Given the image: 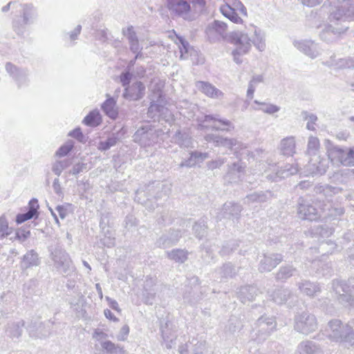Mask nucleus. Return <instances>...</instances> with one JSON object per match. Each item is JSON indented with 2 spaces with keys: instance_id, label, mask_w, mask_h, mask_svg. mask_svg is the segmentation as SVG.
<instances>
[{
  "instance_id": "nucleus-42",
  "label": "nucleus",
  "mask_w": 354,
  "mask_h": 354,
  "mask_svg": "<svg viewBox=\"0 0 354 354\" xmlns=\"http://www.w3.org/2000/svg\"><path fill=\"white\" fill-rule=\"evenodd\" d=\"M237 272L236 267L231 262L224 263L216 270V274L219 275L221 279L232 278L236 276Z\"/></svg>"
},
{
  "instance_id": "nucleus-34",
  "label": "nucleus",
  "mask_w": 354,
  "mask_h": 354,
  "mask_svg": "<svg viewBox=\"0 0 354 354\" xmlns=\"http://www.w3.org/2000/svg\"><path fill=\"white\" fill-rule=\"evenodd\" d=\"M299 271L292 265L287 264L282 266L279 268L278 272L276 273V280L284 282L291 277L297 275Z\"/></svg>"
},
{
  "instance_id": "nucleus-40",
  "label": "nucleus",
  "mask_w": 354,
  "mask_h": 354,
  "mask_svg": "<svg viewBox=\"0 0 354 354\" xmlns=\"http://www.w3.org/2000/svg\"><path fill=\"white\" fill-rule=\"evenodd\" d=\"M24 325L25 322L24 320L8 323L6 332L12 338H19L22 334Z\"/></svg>"
},
{
  "instance_id": "nucleus-55",
  "label": "nucleus",
  "mask_w": 354,
  "mask_h": 354,
  "mask_svg": "<svg viewBox=\"0 0 354 354\" xmlns=\"http://www.w3.org/2000/svg\"><path fill=\"white\" fill-rule=\"evenodd\" d=\"M301 115L304 120H307L308 122L306 128L310 131H315V124L317 120V117L313 113H309L308 111H304L301 112Z\"/></svg>"
},
{
  "instance_id": "nucleus-3",
  "label": "nucleus",
  "mask_w": 354,
  "mask_h": 354,
  "mask_svg": "<svg viewBox=\"0 0 354 354\" xmlns=\"http://www.w3.org/2000/svg\"><path fill=\"white\" fill-rule=\"evenodd\" d=\"M326 337L333 342L344 346L354 345V330L348 324H343L337 319L328 322L325 329Z\"/></svg>"
},
{
  "instance_id": "nucleus-39",
  "label": "nucleus",
  "mask_w": 354,
  "mask_h": 354,
  "mask_svg": "<svg viewBox=\"0 0 354 354\" xmlns=\"http://www.w3.org/2000/svg\"><path fill=\"white\" fill-rule=\"evenodd\" d=\"M323 214V218L341 216L344 213L342 207H333L331 202L324 203L320 206Z\"/></svg>"
},
{
  "instance_id": "nucleus-13",
  "label": "nucleus",
  "mask_w": 354,
  "mask_h": 354,
  "mask_svg": "<svg viewBox=\"0 0 354 354\" xmlns=\"http://www.w3.org/2000/svg\"><path fill=\"white\" fill-rule=\"evenodd\" d=\"M202 287L199 285V279L196 276L188 278L185 285L183 299L190 304H195L201 299L203 296Z\"/></svg>"
},
{
  "instance_id": "nucleus-24",
  "label": "nucleus",
  "mask_w": 354,
  "mask_h": 354,
  "mask_svg": "<svg viewBox=\"0 0 354 354\" xmlns=\"http://www.w3.org/2000/svg\"><path fill=\"white\" fill-rule=\"evenodd\" d=\"M182 236L180 230H170L167 233L162 234L156 242L157 247L167 248L176 245Z\"/></svg>"
},
{
  "instance_id": "nucleus-2",
  "label": "nucleus",
  "mask_w": 354,
  "mask_h": 354,
  "mask_svg": "<svg viewBox=\"0 0 354 354\" xmlns=\"http://www.w3.org/2000/svg\"><path fill=\"white\" fill-rule=\"evenodd\" d=\"M205 6V0H167L171 13L188 21H194L196 14L202 12Z\"/></svg>"
},
{
  "instance_id": "nucleus-36",
  "label": "nucleus",
  "mask_w": 354,
  "mask_h": 354,
  "mask_svg": "<svg viewBox=\"0 0 354 354\" xmlns=\"http://www.w3.org/2000/svg\"><path fill=\"white\" fill-rule=\"evenodd\" d=\"M292 295V293L288 288H280L275 289L270 297L274 302L281 305L285 304Z\"/></svg>"
},
{
  "instance_id": "nucleus-22",
  "label": "nucleus",
  "mask_w": 354,
  "mask_h": 354,
  "mask_svg": "<svg viewBox=\"0 0 354 354\" xmlns=\"http://www.w3.org/2000/svg\"><path fill=\"white\" fill-rule=\"evenodd\" d=\"M283 261L281 254H264L259 261V270L261 272H270L276 268Z\"/></svg>"
},
{
  "instance_id": "nucleus-28",
  "label": "nucleus",
  "mask_w": 354,
  "mask_h": 354,
  "mask_svg": "<svg viewBox=\"0 0 354 354\" xmlns=\"http://www.w3.org/2000/svg\"><path fill=\"white\" fill-rule=\"evenodd\" d=\"M297 352L298 354H319L322 353V348L313 341L306 339L298 344Z\"/></svg>"
},
{
  "instance_id": "nucleus-27",
  "label": "nucleus",
  "mask_w": 354,
  "mask_h": 354,
  "mask_svg": "<svg viewBox=\"0 0 354 354\" xmlns=\"http://www.w3.org/2000/svg\"><path fill=\"white\" fill-rule=\"evenodd\" d=\"M40 264V259L38 253L34 250H28L22 257L20 262L21 270L38 266Z\"/></svg>"
},
{
  "instance_id": "nucleus-33",
  "label": "nucleus",
  "mask_w": 354,
  "mask_h": 354,
  "mask_svg": "<svg viewBox=\"0 0 354 354\" xmlns=\"http://www.w3.org/2000/svg\"><path fill=\"white\" fill-rule=\"evenodd\" d=\"M209 158L207 153H203L198 151H194L190 153V156L187 160L183 161L180 164V167H192L195 166L196 164L203 162L205 160Z\"/></svg>"
},
{
  "instance_id": "nucleus-8",
  "label": "nucleus",
  "mask_w": 354,
  "mask_h": 354,
  "mask_svg": "<svg viewBox=\"0 0 354 354\" xmlns=\"http://www.w3.org/2000/svg\"><path fill=\"white\" fill-rule=\"evenodd\" d=\"M198 129L201 131H227L234 129V124L228 120L219 117L218 115H205L198 118Z\"/></svg>"
},
{
  "instance_id": "nucleus-21",
  "label": "nucleus",
  "mask_w": 354,
  "mask_h": 354,
  "mask_svg": "<svg viewBox=\"0 0 354 354\" xmlns=\"http://www.w3.org/2000/svg\"><path fill=\"white\" fill-rule=\"evenodd\" d=\"M294 46L311 59H315L321 54L319 45L312 40L295 41Z\"/></svg>"
},
{
  "instance_id": "nucleus-63",
  "label": "nucleus",
  "mask_w": 354,
  "mask_h": 354,
  "mask_svg": "<svg viewBox=\"0 0 354 354\" xmlns=\"http://www.w3.org/2000/svg\"><path fill=\"white\" fill-rule=\"evenodd\" d=\"M111 214L109 212H103L100 214V227L101 229L104 230L106 227L110 225V219Z\"/></svg>"
},
{
  "instance_id": "nucleus-47",
  "label": "nucleus",
  "mask_w": 354,
  "mask_h": 354,
  "mask_svg": "<svg viewBox=\"0 0 354 354\" xmlns=\"http://www.w3.org/2000/svg\"><path fill=\"white\" fill-rule=\"evenodd\" d=\"M313 267L316 272L323 276L331 275L333 270L330 263H325L322 260H313Z\"/></svg>"
},
{
  "instance_id": "nucleus-18",
  "label": "nucleus",
  "mask_w": 354,
  "mask_h": 354,
  "mask_svg": "<svg viewBox=\"0 0 354 354\" xmlns=\"http://www.w3.org/2000/svg\"><path fill=\"white\" fill-rule=\"evenodd\" d=\"M145 85L140 81H136L124 89L122 97L129 101H138L145 95Z\"/></svg>"
},
{
  "instance_id": "nucleus-59",
  "label": "nucleus",
  "mask_w": 354,
  "mask_h": 354,
  "mask_svg": "<svg viewBox=\"0 0 354 354\" xmlns=\"http://www.w3.org/2000/svg\"><path fill=\"white\" fill-rule=\"evenodd\" d=\"M132 77L133 75L131 73V71H129L128 69H126L120 75V82L122 84V86L124 87V88L130 85Z\"/></svg>"
},
{
  "instance_id": "nucleus-11",
  "label": "nucleus",
  "mask_w": 354,
  "mask_h": 354,
  "mask_svg": "<svg viewBox=\"0 0 354 354\" xmlns=\"http://www.w3.org/2000/svg\"><path fill=\"white\" fill-rule=\"evenodd\" d=\"M230 39L231 42L236 46L232 51L234 61L240 64L242 63V59L239 57L248 53L251 48L248 34L244 32H235L230 36Z\"/></svg>"
},
{
  "instance_id": "nucleus-57",
  "label": "nucleus",
  "mask_w": 354,
  "mask_h": 354,
  "mask_svg": "<svg viewBox=\"0 0 354 354\" xmlns=\"http://www.w3.org/2000/svg\"><path fill=\"white\" fill-rule=\"evenodd\" d=\"M343 165L354 166V147L347 149L345 148Z\"/></svg>"
},
{
  "instance_id": "nucleus-19",
  "label": "nucleus",
  "mask_w": 354,
  "mask_h": 354,
  "mask_svg": "<svg viewBox=\"0 0 354 354\" xmlns=\"http://www.w3.org/2000/svg\"><path fill=\"white\" fill-rule=\"evenodd\" d=\"M6 70L14 79L19 88L28 85V72L26 69L17 68L12 64L8 62L6 65Z\"/></svg>"
},
{
  "instance_id": "nucleus-31",
  "label": "nucleus",
  "mask_w": 354,
  "mask_h": 354,
  "mask_svg": "<svg viewBox=\"0 0 354 354\" xmlns=\"http://www.w3.org/2000/svg\"><path fill=\"white\" fill-rule=\"evenodd\" d=\"M274 194L270 190L254 192L246 196L245 203H264L270 200Z\"/></svg>"
},
{
  "instance_id": "nucleus-61",
  "label": "nucleus",
  "mask_w": 354,
  "mask_h": 354,
  "mask_svg": "<svg viewBox=\"0 0 354 354\" xmlns=\"http://www.w3.org/2000/svg\"><path fill=\"white\" fill-rule=\"evenodd\" d=\"M299 171L297 165H286L284 168L279 171L281 177H286L290 175H294Z\"/></svg>"
},
{
  "instance_id": "nucleus-54",
  "label": "nucleus",
  "mask_w": 354,
  "mask_h": 354,
  "mask_svg": "<svg viewBox=\"0 0 354 354\" xmlns=\"http://www.w3.org/2000/svg\"><path fill=\"white\" fill-rule=\"evenodd\" d=\"M254 102L257 104L261 105V107L259 109L262 111L263 112L268 114H273L274 113L278 112L280 110V107L272 104H266L265 102H260L258 100H254ZM255 109H257L255 108Z\"/></svg>"
},
{
  "instance_id": "nucleus-48",
  "label": "nucleus",
  "mask_w": 354,
  "mask_h": 354,
  "mask_svg": "<svg viewBox=\"0 0 354 354\" xmlns=\"http://www.w3.org/2000/svg\"><path fill=\"white\" fill-rule=\"evenodd\" d=\"M153 285L152 279L146 280L144 286L143 298L145 303L147 305H152L155 300L156 292L153 290L148 289V287Z\"/></svg>"
},
{
  "instance_id": "nucleus-52",
  "label": "nucleus",
  "mask_w": 354,
  "mask_h": 354,
  "mask_svg": "<svg viewBox=\"0 0 354 354\" xmlns=\"http://www.w3.org/2000/svg\"><path fill=\"white\" fill-rule=\"evenodd\" d=\"M72 164V161L70 159H65L55 162L52 167L53 171L57 176H59L64 169L68 167Z\"/></svg>"
},
{
  "instance_id": "nucleus-17",
  "label": "nucleus",
  "mask_w": 354,
  "mask_h": 354,
  "mask_svg": "<svg viewBox=\"0 0 354 354\" xmlns=\"http://www.w3.org/2000/svg\"><path fill=\"white\" fill-rule=\"evenodd\" d=\"M226 30L227 25L225 23L214 20L207 25L205 32L208 41L214 43L224 37Z\"/></svg>"
},
{
  "instance_id": "nucleus-15",
  "label": "nucleus",
  "mask_w": 354,
  "mask_h": 354,
  "mask_svg": "<svg viewBox=\"0 0 354 354\" xmlns=\"http://www.w3.org/2000/svg\"><path fill=\"white\" fill-rule=\"evenodd\" d=\"M53 323L50 320L44 322L39 319L32 320L27 326L30 337L33 338H44L48 337L52 330Z\"/></svg>"
},
{
  "instance_id": "nucleus-53",
  "label": "nucleus",
  "mask_w": 354,
  "mask_h": 354,
  "mask_svg": "<svg viewBox=\"0 0 354 354\" xmlns=\"http://www.w3.org/2000/svg\"><path fill=\"white\" fill-rule=\"evenodd\" d=\"M118 141V138L115 136L109 137L106 140L100 141L98 145V149L102 151L109 150L111 147L115 146Z\"/></svg>"
},
{
  "instance_id": "nucleus-16",
  "label": "nucleus",
  "mask_w": 354,
  "mask_h": 354,
  "mask_svg": "<svg viewBox=\"0 0 354 354\" xmlns=\"http://www.w3.org/2000/svg\"><path fill=\"white\" fill-rule=\"evenodd\" d=\"M245 164L241 160H238L227 165V170L224 176L225 183L233 184L241 181L245 172Z\"/></svg>"
},
{
  "instance_id": "nucleus-4",
  "label": "nucleus",
  "mask_w": 354,
  "mask_h": 354,
  "mask_svg": "<svg viewBox=\"0 0 354 354\" xmlns=\"http://www.w3.org/2000/svg\"><path fill=\"white\" fill-rule=\"evenodd\" d=\"M48 250L55 269L64 277L73 275L76 268L68 253L59 245Z\"/></svg>"
},
{
  "instance_id": "nucleus-56",
  "label": "nucleus",
  "mask_w": 354,
  "mask_h": 354,
  "mask_svg": "<svg viewBox=\"0 0 354 354\" xmlns=\"http://www.w3.org/2000/svg\"><path fill=\"white\" fill-rule=\"evenodd\" d=\"M243 145L241 144L236 139L234 138H225L223 147H227L235 151V153H238V150L243 149Z\"/></svg>"
},
{
  "instance_id": "nucleus-51",
  "label": "nucleus",
  "mask_w": 354,
  "mask_h": 354,
  "mask_svg": "<svg viewBox=\"0 0 354 354\" xmlns=\"http://www.w3.org/2000/svg\"><path fill=\"white\" fill-rule=\"evenodd\" d=\"M239 246V243L236 240L230 241L225 243L221 250L219 251V254L222 257H227L230 255L234 250L237 249Z\"/></svg>"
},
{
  "instance_id": "nucleus-25",
  "label": "nucleus",
  "mask_w": 354,
  "mask_h": 354,
  "mask_svg": "<svg viewBox=\"0 0 354 354\" xmlns=\"http://www.w3.org/2000/svg\"><path fill=\"white\" fill-rule=\"evenodd\" d=\"M327 168V160L321 158L319 155L310 158L307 165V170L313 176L325 174Z\"/></svg>"
},
{
  "instance_id": "nucleus-5",
  "label": "nucleus",
  "mask_w": 354,
  "mask_h": 354,
  "mask_svg": "<svg viewBox=\"0 0 354 354\" xmlns=\"http://www.w3.org/2000/svg\"><path fill=\"white\" fill-rule=\"evenodd\" d=\"M293 321L294 330L304 335H308L318 328V322L316 316L308 310L297 312Z\"/></svg>"
},
{
  "instance_id": "nucleus-1",
  "label": "nucleus",
  "mask_w": 354,
  "mask_h": 354,
  "mask_svg": "<svg viewBox=\"0 0 354 354\" xmlns=\"http://www.w3.org/2000/svg\"><path fill=\"white\" fill-rule=\"evenodd\" d=\"M330 6H334L335 10L330 12L329 19L331 24L328 26L321 34V39L326 41H332L333 36L344 32L348 28V26L342 24L346 21L354 20V5L351 0H327Z\"/></svg>"
},
{
  "instance_id": "nucleus-29",
  "label": "nucleus",
  "mask_w": 354,
  "mask_h": 354,
  "mask_svg": "<svg viewBox=\"0 0 354 354\" xmlns=\"http://www.w3.org/2000/svg\"><path fill=\"white\" fill-rule=\"evenodd\" d=\"M300 292L308 297H313L321 292L319 283L309 280H301L297 283Z\"/></svg>"
},
{
  "instance_id": "nucleus-35",
  "label": "nucleus",
  "mask_w": 354,
  "mask_h": 354,
  "mask_svg": "<svg viewBox=\"0 0 354 354\" xmlns=\"http://www.w3.org/2000/svg\"><path fill=\"white\" fill-rule=\"evenodd\" d=\"M101 109L104 114L112 120H115L118 115L116 106V101L113 97H108L101 105Z\"/></svg>"
},
{
  "instance_id": "nucleus-37",
  "label": "nucleus",
  "mask_w": 354,
  "mask_h": 354,
  "mask_svg": "<svg viewBox=\"0 0 354 354\" xmlns=\"http://www.w3.org/2000/svg\"><path fill=\"white\" fill-rule=\"evenodd\" d=\"M196 87L199 91L211 97L218 98L223 95V93L214 86L212 84L206 82H198Z\"/></svg>"
},
{
  "instance_id": "nucleus-7",
  "label": "nucleus",
  "mask_w": 354,
  "mask_h": 354,
  "mask_svg": "<svg viewBox=\"0 0 354 354\" xmlns=\"http://www.w3.org/2000/svg\"><path fill=\"white\" fill-rule=\"evenodd\" d=\"M277 322L274 317L261 316L252 326V337L261 342L266 339L270 334L276 330Z\"/></svg>"
},
{
  "instance_id": "nucleus-14",
  "label": "nucleus",
  "mask_w": 354,
  "mask_h": 354,
  "mask_svg": "<svg viewBox=\"0 0 354 354\" xmlns=\"http://www.w3.org/2000/svg\"><path fill=\"white\" fill-rule=\"evenodd\" d=\"M22 20L18 19L13 21L14 31L18 35H24L26 26L32 22L33 18L36 16V12L31 4H23L22 6Z\"/></svg>"
},
{
  "instance_id": "nucleus-30",
  "label": "nucleus",
  "mask_w": 354,
  "mask_h": 354,
  "mask_svg": "<svg viewBox=\"0 0 354 354\" xmlns=\"http://www.w3.org/2000/svg\"><path fill=\"white\" fill-rule=\"evenodd\" d=\"M258 289L254 286H241L237 292V297L243 304L252 301L257 295Z\"/></svg>"
},
{
  "instance_id": "nucleus-12",
  "label": "nucleus",
  "mask_w": 354,
  "mask_h": 354,
  "mask_svg": "<svg viewBox=\"0 0 354 354\" xmlns=\"http://www.w3.org/2000/svg\"><path fill=\"white\" fill-rule=\"evenodd\" d=\"M319 209L312 205V203L303 197H299L298 200L297 214L298 216L303 220L317 221L323 218V214L320 209L322 204H317Z\"/></svg>"
},
{
  "instance_id": "nucleus-44",
  "label": "nucleus",
  "mask_w": 354,
  "mask_h": 354,
  "mask_svg": "<svg viewBox=\"0 0 354 354\" xmlns=\"http://www.w3.org/2000/svg\"><path fill=\"white\" fill-rule=\"evenodd\" d=\"M82 122L88 127H97L102 122V117L99 110L94 109L90 111L84 118Z\"/></svg>"
},
{
  "instance_id": "nucleus-20",
  "label": "nucleus",
  "mask_w": 354,
  "mask_h": 354,
  "mask_svg": "<svg viewBox=\"0 0 354 354\" xmlns=\"http://www.w3.org/2000/svg\"><path fill=\"white\" fill-rule=\"evenodd\" d=\"M342 190L340 187L328 185L315 186L314 192L317 194L316 202L320 204L330 202L331 197L334 194L341 192Z\"/></svg>"
},
{
  "instance_id": "nucleus-43",
  "label": "nucleus",
  "mask_w": 354,
  "mask_h": 354,
  "mask_svg": "<svg viewBox=\"0 0 354 354\" xmlns=\"http://www.w3.org/2000/svg\"><path fill=\"white\" fill-rule=\"evenodd\" d=\"M175 142L180 147L188 148L192 145V139L186 132L178 130L173 138Z\"/></svg>"
},
{
  "instance_id": "nucleus-6",
  "label": "nucleus",
  "mask_w": 354,
  "mask_h": 354,
  "mask_svg": "<svg viewBox=\"0 0 354 354\" xmlns=\"http://www.w3.org/2000/svg\"><path fill=\"white\" fill-rule=\"evenodd\" d=\"M332 288L338 295L337 300L341 304L344 306H354V278L347 281L334 279Z\"/></svg>"
},
{
  "instance_id": "nucleus-23",
  "label": "nucleus",
  "mask_w": 354,
  "mask_h": 354,
  "mask_svg": "<svg viewBox=\"0 0 354 354\" xmlns=\"http://www.w3.org/2000/svg\"><path fill=\"white\" fill-rule=\"evenodd\" d=\"M247 33L250 39V44L252 43L255 48L261 52L265 50L266 35L260 28L250 25Z\"/></svg>"
},
{
  "instance_id": "nucleus-38",
  "label": "nucleus",
  "mask_w": 354,
  "mask_h": 354,
  "mask_svg": "<svg viewBox=\"0 0 354 354\" xmlns=\"http://www.w3.org/2000/svg\"><path fill=\"white\" fill-rule=\"evenodd\" d=\"M345 149L339 146H331L328 149V156L333 164L343 165Z\"/></svg>"
},
{
  "instance_id": "nucleus-60",
  "label": "nucleus",
  "mask_w": 354,
  "mask_h": 354,
  "mask_svg": "<svg viewBox=\"0 0 354 354\" xmlns=\"http://www.w3.org/2000/svg\"><path fill=\"white\" fill-rule=\"evenodd\" d=\"M30 235V230L28 227H21L16 230L15 239L21 242L25 241Z\"/></svg>"
},
{
  "instance_id": "nucleus-58",
  "label": "nucleus",
  "mask_w": 354,
  "mask_h": 354,
  "mask_svg": "<svg viewBox=\"0 0 354 354\" xmlns=\"http://www.w3.org/2000/svg\"><path fill=\"white\" fill-rule=\"evenodd\" d=\"M0 232L3 236H7L12 233V228L8 226V221L4 214L0 216Z\"/></svg>"
},
{
  "instance_id": "nucleus-26",
  "label": "nucleus",
  "mask_w": 354,
  "mask_h": 354,
  "mask_svg": "<svg viewBox=\"0 0 354 354\" xmlns=\"http://www.w3.org/2000/svg\"><path fill=\"white\" fill-rule=\"evenodd\" d=\"M242 211V207L238 203L232 202H227L223 205L222 212L223 217L230 220L238 221L240 217V214Z\"/></svg>"
},
{
  "instance_id": "nucleus-32",
  "label": "nucleus",
  "mask_w": 354,
  "mask_h": 354,
  "mask_svg": "<svg viewBox=\"0 0 354 354\" xmlns=\"http://www.w3.org/2000/svg\"><path fill=\"white\" fill-rule=\"evenodd\" d=\"M280 151L285 156H292L296 152V143L294 136H288L281 140Z\"/></svg>"
},
{
  "instance_id": "nucleus-49",
  "label": "nucleus",
  "mask_w": 354,
  "mask_h": 354,
  "mask_svg": "<svg viewBox=\"0 0 354 354\" xmlns=\"http://www.w3.org/2000/svg\"><path fill=\"white\" fill-rule=\"evenodd\" d=\"M167 257L178 263H184L187 259V252L182 249H174L167 251Z\"/></svg>"
},
{
  "instance_id": "nucleus-9",
  "label": "nucleus",
  "mask_w": 354,
  "mask_h": 354,
  "mask_svg": "<svg viewBox=\"0 0 354 354\" xmlns=\"http://www.w3.org/2000/svg\"><path fill=\"white\" fill-rule=\"evenodd\" d=\"M160 130H156L151 125L139 127L133 136V140L141 147H149L158 142Z\"/></svg>"
},
{
  "instance_id": "nucleus-10",
  "label": "nucleus",
  "mask_w": 354,
  "mask_h": 354,
  "mask_svg": "<svg viewBox=\"0 0 354 354\" xmlns=\"http://www.w3.org/2000/svg\"><path fill=\"white\" fill-rule=\"evenodd\" d=\"M166 100L162 93H158V98L156 100H152L150 106L148 108L147 116L148 118L156 120L158 119H162L165 122H169L172 120V115L170 111L165 106Z\"/></svg>"
},
{
  "instance_id": "nucleus-64",
  "label": "nucleus",
  "mask_w": 354,
  "mask_h": 354,
  "mask_svg": "<svg viewBox=\"0 0 354 354\" xmlns=\"http://www.w3.org/2000/svg\"><path fill=\"white\" fill-rule=\"evenodd\" d=\"M88 169L89 168H88L87 163L78 162L73 165V168L69 171V174L76 176L80 173L88 171Z\"/></svg>"
},
{
  "instance_id": "nucleus-46",
  "label": "nucleus",
  "mask_w": 354,
  "mask_h": 354,
  "mask_svg": "<svg viewBox=\"0 0 354 354\" xmlns=\"http://www.w3.org/2000/svg\"><path fill=\"white\" fill-rule=\"evenodd\" d=\"M221 12L231 21L235 24H240L243 21L241 18L238 15L235 8H232L228 4L222 6L220 8Z\"/></svg>"
},
{
  "instance_id": "nucleus-41",
  "label": "nucleus",
  "mask_w": 354,
  "mask_h": 354,
  "mask_svg": "<svg viewBox=\"0 0 354 354\" xmlns=\"http://www.w3.org/2000/svg\"><path fill=\"white\" fill-rule=\"evenodd\" d=\"M101 347L103 353L96 354H124L125 353L123 347L114 344L110 340L101 342Z\"/></svg>"
},
{
  "instance_id": "nucleus-50",
  "label": "nucleus",
  "mask_w": 354,
  "mask_h": 354,
  "mask_svg": "<svg viewBox=\"0 0 354 354\" xmlns=\"http://www.w3.org/2000/svg\"><path fill=\"white\" fill-rule=\"evenodd\" d=\"M193 231L197 238L199 239L203 238L207 234L206 221L201 219L196 222L193 226Z\"/></svg>"
},
{
  "instance_id": "nucleus-45",
  "label": "nucleus",
  "mask_w": 354,
  "mask_h": 354,
  "mask_svg": "<svg viewBox=\"0 0 354 354\" xmlns=\"http://www.w3.org/2000/svg\"><path fill=\"white\" fill-rule=\"evenodd\" d=\"M319 140L317 137L313 136H309L307 144L306 154L310 156V158L319 156Z\"/></svg>"
},
{
  "instance_id": "nucleus-62",
  "label": "nucleus",
  "mask_w": 354,
  "mask_h": 354,
  "mask_svg": "<svg viewBox=\"0 0 354 354\" xmlns=\"http://www.w3.org/2000/svg\"><path fill=\"white\" fill-rule=\"evenodd\" d=\"M74 145L73 142H68L61 146L56 151V156L58 157H64L66 156L73 148Z\"/></svg>"
}]
</instances>
